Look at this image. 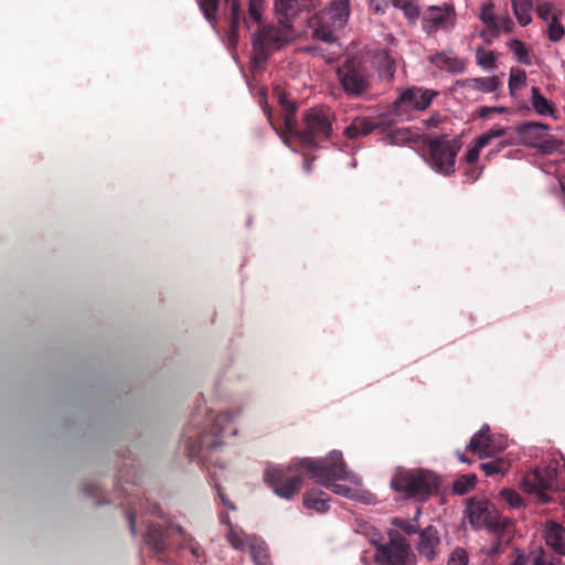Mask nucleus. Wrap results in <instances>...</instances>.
Masks as SVG:
<instances>
[{"instance_id": "obj_1", "label": "nucleus", "mask_w": 565, "mask_h": 565, "mask_svg": "<svg viewBox=\"0 0 565 565\" xmlns=\"http://www.w3.org/2000/svg\"><path fill=\"white\" fill-rule=\"evenodd\" d=\"M322 468L313 458H300L286 467L267 466L263 480L276 495L289 500L300 492L303 473H307L313 481H322L320 473Z\"/></svg>"}, {"instance_id": "obj_2", "label": "nucleus", "mask_w": 565, "mask_h": 565, "mask_svg": "<svg viewBox=\"0 0 565 565\" xmlns=\"http://www.w3.org/2000/svg\"><path fill=\"white\" fill-rule=\"evenodd\" d=\"M333 120L334 114L329 107H311L303 111L301 127L298 128L296 124L292 130L285 134L284 142H287V137H295L302 146L317 148L320 142L331 138Z\"/></svg>"}, {"instance_id": "obj_3", "label": "nucleus", "mask_w": 565, "mask_h": 565, "mask_svg": "<svg viewBox=\"0 0 565 565\" xmlns=\"http://www.w3.org/2000/svg\"><path fill=\"white\" fill-rule=\"evenodd\" d=\"M335 76L344 95L352 99L364 98L373 89L374 73L356 56L347 57L335 70Z\"/></svg>"}, {"instance_id": "obj_4", "label": "nucleus", "mask_w": 565, "mask_h": 565, "mask_svg": "<svg viewBox=\"0 0 565 565\" xmlns=\"http://www.w3.org/2000/svg\"><path fill=\"white\" fill-rule=\"evenodd\" d=\"M391 487L397 492L405 493L408 498L425 500L438 491L440 479L426 469H403L393 476Z\"/></svg>"}, {"instance_id": "obj_5", "label": "nucleus", "mask_w": 565, "mask_h": 565, "mask_svg": "<svg viewBox=\"0 0 565 565\" xmlns=\"http://www.w3.org/2000/svg\"><path fill=\"white\" fill-rule=\"evenodd\" d=\"M279 26L264 25L258 29L253 38V64L260 70L270 53L280 50L291 35V24L278 22Z\"/></svg>"}, {"instance_id": "obj_6", "label": "nucleus", "mask_w": 565, "mask_h": 565, "mask_svg": "<svg viewBox=\"0 0 565 565\" xmlns=\"http://www.w3.org/2000/svg\"><path fill=\"white\" fill-rule=\"evenodd\" d=\"M232 420V412H221L215 416L210 431L200 433L195 439L190 437L186 445L190 459L207 462L209 454L222 445V436Z\"/></svg>"}, {"instance_id": "obj_7", "label": "nucleus", "mask_w": 565, "mask_h": 565, "mask_svg": "<svg viewBox=\"0 0 565 565\" xmlns=\"http://www.w3.org/2000/svg\"><path fill=\"white\" fill-rule=\"evenodd\" d=\"M426 145L429 150L428 164L440 174H452L460 146L455 140H450L446 135L429 137L426 140Z\"/></svg>"}, {"instance_id": "obj_8", "label": "nucleus", "mask_w": 565, "mask_h": 565, "mask_svg": "<svg viewBox=\"0 0 565 565\" xmlns=\"http://www.w3.org/2000/svg\"><path fill=\"white\" fill-rule=\"evenodd\" d=\"M557 475V468L552 465L527 471L522 480L523 489L539 502L547 503L551 501L548 493L558 489Z\"/></svg>"}, {"instance_id": "obj_9", "label": "nucleus", "mask_w": 565, "mask_h": 565, "mask_svg": "<svg viewBox=\"0 0 565 565\" xmlns=\"http://www.w3.org/2000/svg\"><path fill=\"white\" fill-rule=\"evenodd\" d=\"M375 559L381 565H415V555L407 540L398 532H390V541L377 547Z\"/></svg>"}, {"instance_id": "obj_10", "label": "nucleus", "mask_w": 565, "mask_h": 565, "mask_svg": "<svg viewBox=\"0 0 565 565\" xmlns=\"http://www.w3.org/2000/svg\"><path fill=\"white\" fill-rule=\"evenodd\" d=\"M319 466H322L320 473L322 481H316L317 483L331 489L334 493L348 497L350 488L343 484H338V480H347L348 472L345 463L340 451H331L328 457L316 459Z\"/></svg>"}, {"instance_id": "obj_11", "label": "nucleus", "mask_w": 565, "mask_h": 565, "mask_svg": "<svg viewBox=\"0 0 565 565\" xmlns=\"http://www.w3.org/2000/svg\"><path fill=\"white\" fill-rule=\"evenodd\" d=\"M230 7V38L238 36L239 28L244 24L250 29V21L257 24L263 22L265 0H248V14L244 15L241 0H224Z\"/></svg>"}, {"instance_id": "obj_12", "label": "nucleus", "mask_w": 565, "mask_h": 565, "mask_svg": "<svg viewBox=\"0 0 565 565\" xmlns=\"http://www.w3.org/2000/svg\"><path fill=\"white\" fill-rule=\"evenodd\" d=\"M493 540L483 545L481 551L489 557L503 553L504 548L512 542L515 535V525L511 519H500L490 523L488 530Z\"/></svg>"}, {"instance_id": "obj_13", "label": "nucleus", "mask_w": 565, "mask_h": 565, "mask_svg": "<svg viewBox=\"0 0 565 565\" xmlns=\"http://www.w3.org/2000/svg\"><path fill=\"white\" fill-rule=\"evenodd\" d=\"M491 503L487 499L471 498L467 502L466 515L472 527L480 529L486 526L490 529V523L500 519H509L501 514L493 513L490 510Z\"/></svg>"}, {"instance_id": "obj_14", "label": "nucleus", "mask_w": 565, "mask_h": 565, "mask_svg": "<svg viewBox=\"0 0 565 565\" xmlns=\"http://www.w3.org/2000/svg\"><path fill=\"white\" fill-rule=\"evenodd\" d=\"M424 21L428 32L452 28L456 22L455 8L450 3L431 6L426 10Z\"/></svg>"}, {"instance_id": "obj_15", "label": "nucleus", "mask_w": 565, "mask_h": 565, "mask_svg": "<svg viewBox=\"0 0 565 565\" xmlns=\"http://www.w3.org/2000/svg\"><path fill=\"white\" fill-rule=\"evenodd\" d=\"M436 95L437 93L430 89L412 87L402 92L394 105L398 110L402 107L425 110Z\"/></svg>"}, {"instance_id": "obj_16", "label": "nucleus", "mask_w": 565, "mask_h": 565, "mask_svg": "<svg viewBox=\"0 0 565 565\" xmlns=\"http://www.w3.org/2000/svg\"><path fill=\"white\" fill-rule=\"evenodd\" d=\"M439 547L440 539L435 526L428 525L419 532L416 550L427 561L434 562L436 559Z\"/></svg>"}, {"instance_id": "obj_17", "label": "nucleus", "mask_w": 565, "mask_h": 565, "mask_svg": "<svg viewBox=\"0 0 565 565\" xmlns=\"http://www.w3.org/2000/svg\"><path fill=\"white\" fill-rule=\"evenodd\" d=\"M550 129L548 125L535 121H527L519 125L515 129L520 137L519 143L535 148Z\"/></svg>"}, {"instance_id": "obj_18", "label": "nucleus", "mask_w": 565, "mask_h": 565, "mask_svg": "<svg viewBox=\"0 0 565 565\" xmlns=\"http://www.w3.org/2000/svg\"><path fill=\"white\" fill-rule=\"evenodd\" d=\"M308 7V0H275L278 22L291 24L292 19Z\"/></svg>"}, {"instance_id": "obj_19", "label": "nucleus", "mask_w": 565, "mask_h": 565, "mask_svg": "<svg viewBox=\"0 0 565 565\" xmlns=\"http://www.w3.org/2000/svg\"><path fill=\"white\" fill-rule=\"evenodd\" d=\"M350 14L349 0H333L323 12L322 20H328L334 29H342Z\"/></svg>"}, {"instance_id": "obj_20", "label": "nucleus", "mask_w": 565, "mask_h": 565, "mask_svg": "<svg viewBox=\"0 0 565 565\" xmlns=\"http://www.w3.org/2000/svg\"><path fill=\"white\" fill-rule=\"evenodd\" d=\"M381 127V122L367 117H356L344 129V135L349 139H356L361 136H367Z\"/></svg>"}, {"instance_id": "obj_21", "label": "nucleus", "mask_w": 565, "mask_h": 565, "mask_svg": "<svg viewBox=\"0 0 565 565\" xmlns=\"http://www.w3.org/2000/svg\"><path fill=\"white\" fill-rule=\"evenodd\" d=\"M428 60L439 70L448 71L451 73H461L466 67L463 60L445 52H437L430 55Z\"/></svg>"}, {"instance_id": "obj_22", "label": "nucleus", "mask_w": 565, "mask_h": 565, "mask_svg": "<svg viewBox=\"0 0 565 565\" xmlns=\"http://www.w3.org/2000/svg\"><path fill=\"white\" fill-rule=\"evenodd\" d=\"M489 426H483L477 434H475L468 445V449L480 457H487L491 452V438Z\"/></svg>"}, {"instance_id": "obj_23", "label": "nucleus", "mask_w": 565, "mask_h": 565, "mask_svg": "<svg viewBox=\"0 0 565 565\" xmlns=\"http://www.w3.org/2000/svg\"><path fill=\"white\" fill-rule=\"evenodd\" d=\"M302 501L307 509L323 513L329 510L330 497L320 489H310L303 493Z\"/></svg>"}, {"instance_id": "obj_24", "label": "nucleus", "mask_w": 565, "mask_h": 565, "mask_svg": "<svg viewBox=\"0 0 565 565\" xmlns=\"http://www.w3.org/2000/svg\"><path fill=\"white\" fill-rule=\"evenodd\" d=\"M546 544L561 555H565V529L556 523L546 531Z\"/></svg>"}, {"instance_id": "obj_25", "label": "nucleus", "mask_w": 565, "mask_h": 565, "mask_svg": "<svg viewBox=\"0 0 565 565\" xmlns=\"http://www.w3.org/2000/svg\"><path fill=\"white\" fill-rule=\"evenodd\" d=\"M167 531L159 524H150L146 534V542L156 551L166 550Z\"/></svg>"}, {"instance_id": "obj_26", "label": "nucleus", "mask_w": 565, "mask_h": 565, "mask_svg": "<svg viewBox=\"0 0 565 565\" xmlns=\"http://www.w3.org/2000/svg\"><path fill=\"white\" fill-rule=\"evenodd\" d=\"M279 103L282 106V108L285 109L284 129L281 131H279V136L282 138V140H285V134L288 130H292L295 128V125H296L295 113H296L297 106L292 102H290L286 95L279 96Z\"/></svg>"}, {"instance_id": "obj_27", "label": "nucleus", "mask_w": 565, "mask_h": 565, "mask_svg": "<svg viewBox=\"0 0 565 565\" xmlns=\"http://www.w3.org/2000/svg\"><path fill=\"white\" fill-rule=\"evenodd\" d=\"M385 138L391 145L402 146L412 142L416 143L419 136L409 128H398L390 131Z\"/></svg>"}, {"instance_id": "obj_28", "label": "nucleus", "mask_w": 565, "mask_h": 565, "mask_svg": "<svg viewBox=\"0 0 565 565\" xmlns=\"http://www.w3.org/2000/svg\"><path fill=\"white\" fill-rule=\"evenodd\" d=\"M468 87L478 89L483 93H492L498 89L500 81L497 76L478 77L466 81Z\"/></svg>"}, {"instance_id": "obj_29", "label": "nucleus", "mask_w": 565, "mask_h": 565, "mask_svg": "<svg viewBox=\"0 0 565 565\" xmlns=\"http://www.w3.org/2000/svg\"><path fill=\"white\" fill-rule=\"evenodd\" d=\"M200 10L213 29L216 28L220 0H198Z\"/></svg>"}, {"instance_id": "obj_30", "label": "nucleus", "mask_w": 565, "mask_h": 565, "mask_svg": "<svg viewBox=\"0 0 565 565\" xmlns=\"http://www.w3.org/2000/svg\"><path fill=\"white\" fill-rule=\"evenodd\" d=\"M493 8L494 6L491 1L483 3L481 7L480 20L491 30L492 36H498L500 29L493 13Z\"/></svg>"}, {"instance_id": "obj_31", "label": "nucleus", "mask_w": 565, "mask_h": 565, "mask_svg": "<svg viewBox=\"0 0 565 565\" xmlns=\"http://www.w3.org/2000/svg\"><path fill=\"white\" fill-rule=\"evenodd\" d=\"M510 467V463L503 458H498L491 461L482 462L481 470L486 476L504 475Z\"/></svg>"}, {"instance_id": "obj_32", "label": "nucleus", "mask_w": 565, "mask_h": 565, "mask_svg": "<svg viewBox=\"0 0 565 565\" xmlns=\"http://www.w3.org/2000/svg\"><path fill=\"white\" fill-rule=\"evenodd\" d=\"M509 130V128L502 127L500 125L493 126L491 129L487 130L484 134L477 138L479 141V147H487L493 139L507 137Z\"/></svg>"}, {"instance_id": "obj_33", "label": "nucleus", "mask_w": 565, "mask_h": 565, "mask_svg": "<svg viewBox=\"0 0 565 565\" xmlns=\"http://www.w3.org/2000/svg\"><path fill=\"white\" fill-rule=\"evenodd\" d=\"M337 30L338 29H334L333 24L330 21L321 19V22L315 29L313 34L317 39L326 43H332L335 41L334 32Z\"/></svg>"}, {"instance_id": "obj_34", "label": "nucleus", "mask_w": 565, "mask_h": 565, "mask_svg": "<svg viewBox=\"0 0 565 565\" xmlns=\"http://www.w3.org/2000/svg\"><path fill=\"white\" fill-rule=\"evenodd\" d=\"M532 106L540 115L553 114L554 110L548 100L541 94L537 87H532Z\"/></svg>"}, {"instance_id": "obj_35", "label": "nucleus", "mask_w": 565, "mask_h": 565, "mask_svg": "<svg viewBox=\"0 0 565 565\" xmlns=\"http://www.w3.org/2000/svg\"><path fill=\"white\" fill-rule=\"evenodd\" d=\"M419 514H420V509H417L416 515L414 516L413 520L395 518V519H393L392 524L394 526H396L397 529H401L407 535H412L415 533L419 534L420 531H419V527L417 524V519H418Z\"/></svg>"}, {"instance_id": "obj_36", "label": "nucleus", "mask_w": 565, "mask_h": 565, "mask_svg": "<svg viewBox=\"0 0 565 565\" xmlns=\"http://www.w3.org/2000/svg\"><path fill=\"white\" fill-rule=\"evenodd\" d=\"M477 478L475 475H463L457 478L452 483V490L456 494L462 495L476 486Z\"/></svg>"}, {"instance_id": "obj_37", "label": "nucleus", "mask_w": 565, "mask_h": 565, "mask_svg": "<svg viewBox=\"0 0 565 565\" xmlns=\"http://www.w3.org/2000/svg\"><path fill=\"white\" fill-rule=\"evenodd\" d=\"M508 46L510 51L516 56L519 62L526 65L531 64L529 50L522 41L512 39L509 41Z\"/></svg>"}, {"instance_id": "obj_38", "label": "nucleus", "mask_w": 565, "mask_h": 565, "mask_svg": "<svg viewBox=\"0 0 565 565\" xmlns=\"http://www.w3.org/2000/svg\"><path fill=\"white\" fill-rule=\"evenodd\" d=\"M530 4L527 2H519L518 0H512V9L521 25H527L532 18L530 13Z\"/></svg>"}, {"instance_id": "obj_39", "label": "nucleus", "mask_w": 565, "mask_h": 565, "mask_svg": "<svg viewBox=\"0 0 565 565\" xmlns=\"http://www.w3.org/2000/svg\"><path fill=\"white\" fill-rule=\"evenodd\" d=\"M477 63L486 70L495 67V54L493 51H487L482 47L476 50Z\"/></svg>"}, {"instance_id": "obj_40", "label": "nucleus", "mask_w": 565, "mask_h": 565, "mask_svg": "<svg viewBox=\"0 0 565 565\" xmlns=\"http://www.w3.org/2000/svg\"><path fill=\"white\" fill-rule=\"evenodd\" d=\"M250 555L256 565H270L267 547L263 543L250 545Z\"/></svg>"}, {"instance_id": "obj_41", "label": "nucleus", "mask_w": 565, "mask_h": 565, "mask_svg": "<svg viewBox=\"0 0 565 565\" xmlns=\"http://www.w3.org/2000/svg\"><path fill=\"white\" fill-rule=\"evenodd\" d=\"M557 558L543 548L532 552L531 565H557Z\"/></svg>"}, {"instance_id": "obj_42", "label": "nucleus", "mask_w": 565, "mask_h": 565, "mask_svg": "<svg viewBox=\"0 0 565 565\" xmlns=\"http://www.w3.org/2000/svg\"><path fill=\"white\" fill-rule=\"evenodd\" d=\"M500 497L513 509H519L524 505L522 497L513 489H502L500 491Z\"/></svg>"}, {"instance_id": "obj_43", "label": "nucleus", "mask_w": 565, "mask_h": 565, "mask_svg": "<svg viewBox=\"0 0 565 565\" xmlns=\"http://www.w3.org/2000/svg\"><path fill=\"white\" fill-rule=\"evenodd\" d=\"M564 26L561 24L558 17H553L547 25V35L550 41L558 42L564 36Z\"/></svg>"}, {"instance_id": "obj_44", "label": "nucleus", "mask_w": 565, "mask_h": 565, "mask_svg": "<svg viewBox=\"0 0 565 565\" xmlns=\"http://www.w3.org/2000/svg\"><path fill=\"white\" fill-rule=\"evenodd\" d=\"M561 142L553 136L545 135L540 141L539 146L535 147L540 152L544 154H551L558 150Z\"/></svg>"}, {"instance_id": "obj_45", "label": "nucleus", "mask_w": 565, "mask_h": 565, "mask_svg": "<svg viewBox=\"0 0 565 565\" xmlns=\"http://www.w3.org/2000/svg\"><path fill=\"white\" fill-rule=\"evenodd\" d=\"M525 81L526 74L523 70L512 68L509 78V88L511 94H513L515 89H519L521 86H523L525 84Z\"/></svg>"}, {"instance_id": "obj_46", "label": "nucleus", "mask_w": 565, "mask_h": 565, "mask_svg": "<svg viewBox=\"0 0 565 565\" xmlns=\"http://www.w3.org/2000/svg\"><path fill=\"white\" fill-rule=\"evenodd\" d=\"M395 8H399L404 11L406 17L409 19H416L419 15V11L416 6L413 4V0H391Z\"/></svg>"}, {"instance_id": "obj_47", "label": "nucleus", "mask_w": 565, "mask_h": 565, "mask_svg": "<svg viewBox=\"0 0 565 565\" xmlns=\"http://www.w3.org/2000/svg\"><path fill=\"white\" fill-rule=\"evenodd\" d=\"M536 13H537L539 18H541L542 20H544L547 23L550 21H552L553 17H557L553 4L550 2H543V3L537 4Z\"/></svg>"}, {"instance_id": "obj_48", "label": "nucleus", "mask_w": 565, "mask_h": 565, "mask_svg": "<svg viewBox=\"0 0 565 565\" xmlns=\"http://www.w3.org/2000/svg\"><path fill=\"white\" fill-rule=\"evenodd\" d=\"M468 564V555L467 552L458 547L452 551L447 561V565H467Z\"/></svg>"}, {"instance_id": "obj_49", "label": "nucleus", "mask_w": 565, "mask_h": 565, "mask_svg": "<svg viewBox=\"0 0 565 565\" xmlns=\"http://www.w3.org/2000/svg\"><path fill=\"white\" fill-rule=\"evenodd\" d=\"M482 173V167L478 164H467L463 171V178L466 183H473L477 181Z\"/></svg>"}, {"instance_id": "obj_50", "label": "nucleus", "mask_w": 565, "mask_h": 565, "mask_svg": "<svg viewBox=\"0 0 565 565\" xmlns=\"http://www.w3.org/2000/svg\"><path fill=\"white\" fill-rule=\"evenodd\" d=\"M483 147H479V141L476 139L475 146L470 148L465 157L467 164H477L480 156V151Z\"/></svg>"}, {"instance_id": "obj_51", "label": "nucleus", "mask_w": 565, "mask_h": 565, "mask_svg": "<svg viewBox=\"0 0 565 565\" xmlns=\"http://www.w3.org/2000/svg\"><path fill=\"white\" fill-rule=\"evenodd\" d=\"M514 145H519V140H518L516 136H514V135H512V134L510 135V134L508 132V136H507V137H504V138H502V139L499 141V143L497 145V150H495V152H499V151H501L502 149H504V148H507V147H510V146H514ZM493 153H494V151H491V152L489 153V156H491V154H493Z\"/></svg>"}, {"instance_id": "obj_52", "label": "nucleus", "mask_w": 565, "mask_h": 565, "mask_svg": "<svg viewBox=\"0 0 565 565\" xmlns=\"http://www.w3.org/2000/svg\"><path fill=\"white\" fill-rule=\"evenodd\" d=\"M505 111H507V108L503 106H492V107L483 106L479 109V117L487 118L490 116V114H493V113L502 114Z\"/></svg>"}, {"instance_id": "obj_53", "label": "nucleus", "mask_w": 565, "mask_h": 565, "mask_svg": "<svg viewBox=\"0 0 565 565\" xmlns=\"http://www.w3.org/2000/svg\"><path fill=\"white\" fill-rule=\"evenodd\" d=\"M214 487L216 489L217 495L221 499L222 503L227 507L230 510H235V504L228 499V497L224 493L223 488L218 482L215 481Z\"/></svg>"}, {"instance_id": "obj_54", "label": "nucleus", "mask_w": 565, "mask_h": 565, "mask_svg": "<svg viewBox=\"0 0 565 565\" xmlns=\"http://www.w3.org/2000/svg\"><path fill=\"white\" fill-rule=\"evenodd\" d=\"M228 537V542L231 543V545L234 547V548H242L243 545H244V542L243 540L239 537L238 534H236L235 532L231 531L227 535Z\"/></svg>"}, {"instance_id": "obj_55", "label": "nucleus", "mask_w": 565, "mask_h": 565, "mask_svg": "<svg viewBox=\"0 0 565 565\" xmlns=\"http://www.w3.org/2000/svg\"><path fill=\"white\" fill-rule=\"evenodd\" d=\"M480 36L483 39V41L487 44H491L493 39L495 38V36H492V32L489 28L487 30L481 31Z\"/></svg>"}, {"instance_id": "obj_56", "label": "nucleus", "mask_w": 565, "mask_h": 565, "mask_svg": "<svg viewBox=\"0 0 565 565\" xmlns=\"http://www.w3.org/2000/svg\"><path fill=\"white\" fill-rule=\"evenodd\" d=\"M385 67H386V71H387L390 77H393V74L395 71V63L388 56L385 57Z\"/></svg>"}, {"instance_id": "obj_57", "label": "nucleus", "mask_w": 565, "mask_h": 565, "mask_svg": "<svg viewBox=\"0 0 565 565\" xmlns=\"http://www.w3.org/2000/svg\"><path fill=\"white\" fill-rule=\"evenodd\" d=\"M531 557H532V554L527 557L520 555L515 558V561L513 562V565H527V564L531 565Z\"/></svg>"}, {"instance_id": "obj_58", "label": "nucleus", "mask_w": 565, "mask_h": 565, "mask_svg": "<svg viewBox=\"0 0 565 565\" xmlns=\"http://www.w3.org/2000/svg\"><path fill=\"white\" fill-rule=\"evenodd\" d=\"M127 516H128L130 531L132 534H135L136 533V516L132 512H129Z\"/></svg>"}, {"instance_id": "obj_59", "label": "nucleus", "mask_w": 565, "mask_h": 565, "mask_svg": "<svg viewBox=\"0 0 565 565\" xmlns=\"http://www.w3.org/2000/svg\"><path fill=\"white\" fill-rule=\"evenodd\" d=\"M97 491L96 487L93 484H89L85 487V492L89 495H95V492Z\"/></svg>"}, {"instance_id": "obj_60", "label": "nucleus", "mask_w": 565, "mask_h": 565, "mask_svg": "<svg viewBox=\"0 0 565 565\" xmlns=\"http://www.w3.org/2000/svg\"><path fill=\"white\" fill-rule=\"evenodd\" d=\"M221 522L230 524V516L227 513L221 514Z\"/></svg>"}, {"instance_id": "obj_61", "label": "nucleus", "mask_w": 565, "mask_h": 565, "mask_svg": "<svg viewBox=\"0 0 565 565\" xmlns=\"http://www.w3.org/2000/svg\"><path fill=\"white\" fill-rule=\"evenodd\" d=\"M267 119H268L269 124L273 126V128L278 132V129L276 128V126H275V125H274V122L271 121V115H270V113H268V115H267Z\"/></svg>"}, {"instance_id": "obj_62", "label": "nucleus", "mask_w": 565, "mask_h": 565, "mask_svg": "<svg viewBox=\"0 0 565 565\" xmlns=\"http://www.w3.org/2000/svg\"><path fill=\"white\" fill-rule=\"evenodd\" d=\"M303 167H305V170H306L307 172H309V171H310V169H311V163H309L308 161H305V166H303Z\"/></svg>"}]
</instances>
